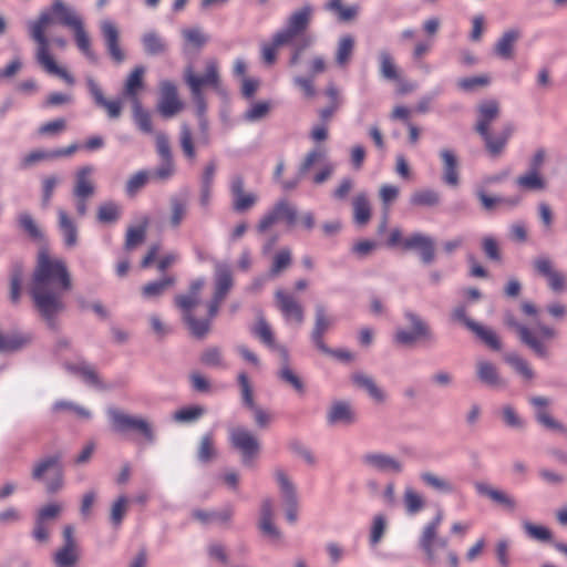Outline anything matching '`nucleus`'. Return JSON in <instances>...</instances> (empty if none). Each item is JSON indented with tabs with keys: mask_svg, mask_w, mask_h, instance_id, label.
<instances>
[{
	"mask_svg": "<svg viewBox=\"0 0 567 567\" xmlns=\"http://www.w3.org/2000/svg\"><path fill=\"white\" fill-rule=\"evenodd\" d=\"M53 24L66 27L73 31L74 41L81 53L91 62L97 58L91 47V39L85 30L84 21L80 13L62 0H54L52 4L43 9L38 19L30 21L29 33L37 43V61L50 74L64 80L69 85L74 84V78L63 68H60L51 53H49L48 30Z\"/></svg>",
	"mask_w": 567,
	"mask_h": 567,
	"instance_id": "obj_1",
	"label": "nucleus"
},
{
	"mask_svg": "<svg viewBox=\"0 0 567 567\" xmlns=\"http://www.w3.org/2000/svg\"><path fill=\"white\" fill-rule=\"evenodd\" d=\"M72 288V278L65 261L42 249L37 257L29 293L34 307L51 328L56 316L65 309L63 296Z\"/></svg>",
	"mask_w": 567,
	"mask_h": 567,
	"instance_id": "obj_2",
	"label": "nucleus"
},
{
	"mask_svg": "<svg viewBox=\"0 0 567 567\" xmlns=\"http://www.w3.org/2000/svg\"><path fill=\"white\" fill-rule=\"evenodd\" d=\"M205 280L197 278L190 282L186 293L175 297V306L182 311L185 324L190 333L199 339L210 331L213 319L217 316L221 303L234 287L230 268L226 264H216L213 296L205 305L206 316L202 317L199 316V309L204 306L202 301Z\"/></svg>",
	"mask_w": 567,
	"mask_h": 567,
	"instance_id": "obj_3",
	"label": "nucleus"
},
{
	"mask_svg": "<svg viewBox=\"0 0 567 567\" xmlns=\"http://www.w3.org/2000/svg\"><path fill=\"white\" fill-rule=\"evenodd\" d=\"M312 11L310 6H303L292 12L286 27L276 32L270 42L262 44L261 58L266 64H274L277 60L278 49L287 44H293L289 64L293 66L299 63L302 51L313 42V38L305 33L311 22Z\"/></svg>",
	"mask_w": 567,
	"mask_h": 567,
	"instance_id": "obj_4",
	"label": "nucleus"
},
{
	"mask_svg": "<svg viewBox=\"0 0 567 567\" xmlns=\"http://www.w3.org/2000/svg\"><path fill=\"white\" fill-rule=\"evenodd\" d=\"M184 80L188 85L192 94V99L196 105V113L199 118H203L207 103L203 94L204 87H212L215 91L220 90L221 80L219 74V63L215 58L205 60V72L204 74L195 73L193 66H188L184 73Z\"/></svg>",
	"mask_w": 567,
	"mask_h": 567,
	"instance_id": "obj_5",
	"label": "nucleus"
},
{
	"mask_svg": "<svg viewBox=\"0 0 567 567\" xmlns=\"http://www.w3.org/2000/svg\"><path fill=\"white\" fill-rule=\"evenodd\" d=\"M477 113L475 131L482 136L487 152L492 156H497L505 148L513 130L508 126L499 135L495 137L491 135L489 125L499 115V104L496 100L482 102L477 107Z\"/></svg>",
	"mask_w": 567,
	"mask_h": 567,
	"instance_id": "obj_6",
	"label": "nucleus"
},
{
	"mask_svg": "<svg viewBox=\"0 0 567 567\" xmlns=\"http://www.w3.org/2000/svg\"><path fill=\"white\" fill-rule=\"evenodd\" d=\"M504 322L508 328L516 330L520 341L528 348H530L535 352V354H537L540 358L547 357V350L545 344L543 343V340L553 339L555 337L556 333L553 328L548 326H539L538 338L534 336L533 332L527 327L519 324L512 313H506Z\"/></svg>",
	"mask_w": 567,
	"mask_h": 567,
	"instance_id": "obj_7",
	"label": "nucleus"
},
{
	"mask_svg": "<svg viewBox=\"0 0 567 567\" xmlns=\"http://www.w3.org/2000/svg\"><path fill=\"white\" fill-rule=\"evenodd\" d=\"M298 219L297 208L287 199L278 200L264 216L259 219L256 229L258 234H266L278 221L282 220L288 227L296 225Z\"/></svg>",
	"mask_w": 567,
	"mask_h": 567,
	"instance_id": "obj_8",
	"label": "nucleus"
},
{
	"mask_svg": "<svg viewBox=\"0 0 567 567\" xmlns=\"http://www.w3.org/2000/svg\"><path fill=\"white\" fill-rule=\"evenodd\" d=\"M109 416L116 432L134 431L140 433L147 442L152 443L154 441V431L145 419L126 414L116 409H110Z\"/></svg>",
	"mask_w": 567,
	"mask_h": 567,
	"instance_id": "obj_9",
	"label": "nucleus"
},
{
	"mask_svg": "<svg viewBox=\"0 0 567 567\" xmlns=\"http://www.w3.org/2000/svg\"><path fill=\"white\" fill-rule=\"evenodd\" d=\"M63 545L54 553L53 563L55 567H76L80 560V547L74 537V528L66 525L63 528Z\"/></svg>",
	"mask_w": 567,
	"mask_h": 567,
	"instance_id": "obj_10",
	"label": "nucleus"
},
{
	"mask_svg": "<svg viewBox=\"0 0 567 567\" xmlns=\"http://www.w3.org/2000/svg\"><path fill=\"white\" fill-rule=\"evenodd\" d=\"M100 30L111 60L116 64L123 63L126 59V54L121 47V34L116 23L105 19L100 22Z\"/></svg>",
	"mask_w": 567,
	"mask_h": 567,
	"instance_id": "obj_11",
	"label": "nucleus"
},
{
	"mask_svg": "<svg viewBox=\"0 0 567 567\" xmlns=\"http://www.w3.org/2000/svg\"><path fill=\"white\" fill-rule=\"evenodd\" d=\"M229 192L231 207L237 213H245L251 209L258 202V195L252 192H245V179L237 174L230 178Z\"/></svg>",
	"mask_w": 567,
	"mask_h": 567,
	"instance_id": "obj_12",
	"label": "nucleus"
},
{
	"mask_svg": "<svg viewBox=\"0 0 567 567\" xmlns=\"http://www.w3.org/2000/svg\"><path fill=\"white\" fill-rule=\"evenodd\" d=\"M155 142L161 165L154 171L152 177L158 181H167L175 174V163L169 140L164 133H158L156 134Z\"/></svg>",
	"mask_w": 567,
	"mask_h": 567,
	"instance_id": "obj_13",
	"label": "nucleus"
},
{
	"mask_svg": "<svg viewBox=\"0 0 567 567\" xmlns=\"http://www.w3.org/2000/svg\"><path fill=\"white\" fill-rule=\"evenodd\" d=\"M229 440L243 456L244 464H249L259 451V442L256 436L244 427H235L230 431Z\"/></svg>",
	"mask_w": 567,
	"mask_h": 567,
	"instance_id": "obj_14",
	"label": "nucleus"
},
{
	"mask_svg": "<svg viewBox=\"0 0 567 567\" xmlns=\"http://www.w3.org/2000/svg\"><path fill=\"white\" fill-rule=\"evenodd\" d=\"M533 265L536 274L546 279L550 290L556 293L564 291L566 287V276L556 268L553 260L548 257H538L534 260Z\"/></svg>",
	"mask_w": 567,
	"mask_h": 567,
	"instance_id": "obj_15",
	"label": "nucleus"
},
{
	"mask_svg": "<svg viewBox=\"0 0 567 567\" xmlns=\"http://www.w3.org/2000/svg\"><path fill=\"white\" fill-rule=\"evenodd\" d=\"M238 384L241 392V398L244 404L254 412L255 422L258 427L265 429L267 427L271 421L272 416L267 411L256 406L254 401V392L248 375L245 372H240L238 374Z\"/></svg>",
	"mask_w": 567,
	"mask_h": 567,
	"instance_id": "obj_16",
	"label": "nucleus"
},
{
	"mask_svg": "<svg viewBox=\"0 0 567 567\" xmlns=\"http://www.w3.org/2000/svg\"><path fill=\"white\" fill-rule=\"evenodd\" d=\"M49 471L53 472V478L47 484L48 492L54 493L62 487L63 475L60 466V456L53 455L38 462L32 471V477L37 481L42 480Z\"/></svg>",
	"mask_w": 567,
	"mask_h": 567,
	"instance_id": "obj_17",
	"label": "nucleus"
},
{
	"mask_svg": "<svg viewBox=\"0 0 567 567\" xmlns=\"http://www.w3.org/2000/svg\"><path fill=\"white\" fill-rule=\"evenodd\" d=\"M276 305L280 310L286 321H293L297 324H302L305 321L303 308L300 302L291 295L281 289L275 293Z\"/></svg>",
	"mask_w": 567,
	"mask_h": 567,
	"instance_id": "obj_18",
	"label": "nucleus"
},
{
	"mask_svg": "<svg viewBox=\"0 0 567 567\" xmlns=\"http://www.w3.org/2000/svg\"><path fill=\"white\" fill-rule=\"evenodd\" d=\"M405 317L410 321L412 330H398L394 337L398 343L411 346L420 339H430L431 332L429 327L416 315L406 312Z\"/></svg>",
	"mask_w": 567,
	"mask_h": 567,
	"instance_id": "obj_19",
	"label": "nucleus"
},
{
	"mask_svg": "<svg viewBox=\"0 0 567 567\" xmlns=\"http://www.w3.org/2000/svg\"><path fill=\"white\" fill-rule=\"evenodd\" d=\"M161 97L158 101V112L164 117H172L177 114L183 105L177 96L176 85L171 81H163L159 85Z\"/></svg>",
	"mask_w": 567,
	"mask_h": 567,
	"instance_id": "obj_20",
	"label": "nucleus"
},
{
	"mask_svg": "<svg viewBox=\"0 0 567 567\" xmlns=\"http://www.w3.org/2000/svg\"><path fill=\"white\" fill-rule=\"evenodd\" d=\"M334 320L326 313L323 306L316 307L315 326L311 331V340L313 344L322 352L330 353L331 349L324 343L323 337L332 327Z\"/></svg>",
	"mask_w": 567,
	"mask_h": 567,
	"instance_id": "obj_21",
	"label": "nucleus"
},
{
	"mask_svg": "<svg viewBox=\"0 0 567 567\" xmlns=\"http://www.w3.org/2000/svg\"><path fill=\"white\" fill-rule=\"evenodd\" d=\"M86 85L94 103L105 110L110 118H118L122 114V99L107 100L105 99L102 89L97 82L92 79H86Z\"/></svg>",
	"mask_w": 567,
	"mask_h": 567,
	"instance_id": "obj_22",
	"label": "nucleus"
},
{
	"mask_svg": "<svg viewBox=\"0 0 567 567\" xmlns=\"http://www.w3.org/2000/svg\"><path fill=\"white\" fill-rule=\"evenodd\" d=\"M442 520L443 514L442 512H439L436 516L424 526L422 535L419 540L420 547L424 551L426 559L430 563L436 560L434 543L436 540L437 530L442 524Z\"/></svg>",
	"mask_w": 567,
	"mask_h": 567,
	"instance_id": "obj_23",
	"label": "nucleus"
},
{
	"mask_svg": "<svg viewBox=\"0 0 567 567\" xmlns=\"http://www.w3.org/2000/svg\"><path fill=\"white\" fill-rule=\"evenodd\" d=\"M275 475L287 504V519L289 523L293 524L297 520V498L295 487L284 471L277 470Z\"/></svg>",
	"mask_w": 567,
	"mask_h": 567,
	"instance_id": "obj_24",
	"label": "nucleus"
},
{
	"mask_svg": "<svg viewBox=\"0 0 567 567\" xmlns=\"http://www.w3.org/2000/svg\"><path fill=\"white\" fill-rule=\"evenodd\" d=\"M144 74L145 68L137 65L132 70L124 82L122 96L128 99L132 104L141 103L138 94L144 87Z\"/></svg>",
	"mask_w": 567,
	"mask_h": 567,
	"instance_id": "obj_25",
	"label": "nucleus"
},
{
	"mask_svg": "<svg viewBox=\"0 0 567 567\" xmlns=\"http://www.w3.org/2000/svg\"><path fill=\"white\" fill-rule=\"evenodd\" d=\"M95 168L92 165L80 167L75 173V182L73 187L74 197H91L95 192L92 179Z\"/></svg>",
	"mask_w": 567,
	"mask_h": 567,
	"instance_id": "obj_26",
	"label": "nucleus"
},
{
	"mask_svg": "<svg viewBox=\"0 0 567 567\" xmlns=\"http://www.w3.org/2000/svg\"><path fill=\"white\" fill-rule=\"evenodd\" d=\"M440 157L443 164V182L452 187H456L460 183L458 175V161L452 150L443 148L440 152Z\"/></svg>",
	"mask_w": 567,
	"mask_h": 567,
	"instance_id": "obj_27",
	"label": "nucleus"
},
{
	"mask_svg": "<svg viewBox=\"0 0 567 567\" xmlns=\"http://www.w3.org/2000/svg\"><path fill=\"white\" fill-rule=\"evenodd\" d=\"M475 488L478 494L487 496L493 502L502 505L509 512H514L516 509V501L508 494L503 491L496 489L484 483H475Z\"/></svg>",
	"mask_w": 567,
	"mask_h": 567,
	"instance_id": "obj_28",
	"label": "nucleus"
},
{
	"mask_svg": "<svg viewBox=\"0 0 567 567\" xmlns=\"http://www.w3.org/2000/svg\"><path fill=\"white\" fill-rule=\"evenodd\" d=\"M58 226L66 247L78 244V228L70 215L62 208L58 209Z\"/></svg>",
	"mask_w": 567,
	"mask_h": 567,
	"instance_id": "obj_29",
	"label": "nucleus"
},
{
	"mask_svg": "<svg viewBox=\"0 0 567 567\" xmlns=\"http://www.w3.org/2000/svg\"><path fill=\"white\" fill-rule=\"evenodd\" d=\"M530 403L537 408L536 411V420L538 423H540L543 426L554 430V431H560L564 432V426L556 421L549 412L545 409L548 404V400L544 396H534L530 399Z\"/></svg>",
	"mask_w": 567,
	"mask_h": 567,
	"instance_id": "obj_30",
	"label": "nucleus"
},
{
	"mask_svg": "<svg viewBox=\"0 0 567 567\" xmlns=\"http://www.w3.org/2000/svg\"><path fill=\"white\" fill-rule=\"evenodd\" d=\"M519 37L520 33L518 30L511 29L505 31L494 47L495 54L504 60L513 59L514 45Z\"/></svg>",
	"mask_w": 567,
	"mask_h": 567,
	"instance_id": "obj_31",
	"label": "nucleus"
},
{
	"mask_svg": "<svg viewBox=\"0 0 567 567\" xmlns=\"http://www.w3.org/2000/svg\"><path fill=\"white\" fill-rule=\"evenodd\" d=\"M517 187L522 190L539 192L547 187V182L543 173L527 171L520 174L515 181Z\"/></svg>",
	"mask_w": 567,
	"mask_h": 567,
	"instance_id": "obj_32",
	"label": "nucleus"
},
{
	"mask_svg": "<svg viewBox=\"0 0 567 567\" xmlns=\"http://www.w3.org/2000/svg\"><path fill=\"white\" fill-rule=\"evenodd\" d=\"M363 461L365 464L382 472L399 473L401 471V464L393 457L385 454H367L363 456Z\"/></svg>",
	"mask_w": 567,
	"mask_h": 567,
	"instance_id": "obj_33",
	"label": "nucleus"
},
{
	"mask_svg": "<svg viewBox=\"0 0 567 567\" xmlns=\"http://www.w3.org/2000/svg\"><path fill=\"white\" fill-rule=\"evenodd\" d=\"M353 220L359 226H364L371 218V205L365 194H358L353 200Z\"/></svg>",
	"mask_w": 567,
	"mask_h": 567,
	"instance_id": "obj_34",
	"label": "nucleus"
},
{
	"mask_svg": "<svg viewBox=\"0 0 567 567\" xmlns=\"http://www.w3.org/2000/svg\"><path fill=\"white\" fill-rule=\"evenodd\" d=\"M171 214L168 224L172 228H178L188 213V202L186 198L172 196L169 199Z\"/></svg>",
	"mask_w": 567,
	"mask_h": 567,
	"instance_id": "obj_35",
	"label": "nucleus"
},
{
	"mask_svg": "<svg viewBox=\"0 0 567 567\" xmlns=\"http://www.w3.org/2000/svg\"><path fill=\"white\" fill-rule=\"evenodd\" d=\"M379 72L388 81H399L400 79V70L394 58L386 50H382L379 53Z\"/></svg>",
	"mask_w": 567,
	"mask_h": 567,
	"instance_id": "obj_36",
	"label": "nucleus"
},
{
	"mask_svg": "<svg viewBox=\"0 0 567 567\" xmlns=\"http://www.w3.org/2000/svg\"><path fill=\"white\" fill-rule=\"evenodd\" d=\"M259 527L261 532L272 539H279L280 533L272 523V502L265 499L261 504V516Z\"/></svg>",
	"mask_w": 567,
	"mask_h": 567,
	"instance_id": "obj_37",
	"label": "nucleus"
},
{
	"mask_svg": "<svg viewBox=\"0 0 567 567\" xmlns=\"http://www.w3.org/2000/svg\"><path fill=\"white\" fill-rule=\"evenodd\" d=\"M353 383L361 389H364L368 394L378 403H382L385 399L383 391L377 385L371 377L362 373H355L352 377Z\"/></svg>",
	"mask_w": 567,
	"mask_h": 567,
	"instance_id": "obj_38",
	"label": "nucleus"
},
{
	"mask_svg": "<svg viewBox=\"0 0 567 567\" xmlns=\"http://www.w3.org/2000/svg\"><path fill=\"white\" fill-rule=\"evenodd\" d=\"M280 352L284 357L285 362L288 361V353L286 349H280ZM278 377L281 381L289 384L291 388H293L295 391L302 394L305 392V384L300 377L296 374L288 363H285L281 369L278 372Z\"/></svg>",
	"mask_w": 567,
	"mask_h": 567,
	"instance_id": "obj_39",
	"label": "nucleus"
},
{
	"mask_svg": "<svg viewBox=\"0 0 567 567\" xmlns=\"http://www.w3.org/2000/svg\"><path fill=\"white\" fill-rule=\"evenodd\" d=\"M328 421L331 424H350L354 421V413L352 412L351 406L348 403L337 402L331 406L328 413Z\"/></svg>",
	"mask_w": 567,
	"mask_h": 567,
	"instance_id": "obj_40",
	"label": "nucleus"
},
{
	"mask_svg": "<svg viewBox=\"0 0 567 567\" xmlns=\"http://www.w3.org/2000/svg\"><path fill=\"white\" fill-rule=\"evenodd\" d=\"M477 375L478 379L489 386H502L504 385L503 380L499 378L495 365L487 361H480L477 363Z\"/></svg>",
	"mask_w": 567,
	"mask_h": 567,
	"instance_id": "obj_41",
	"label": "nucleus"
},
{
	"mask_svg": "<svg viewBox=\"0 0 567 567\" xmlns=\"http://www.w3.org/2000/svg\"><path fill=\"white\" fill-rule=\"evenodd\" d=\"M23 281V266L21 262H16L10 272V300L13 305H18L21 299Z\"/></svg>",
	"mask_w": 567,
	"mask_h": 567,
	"instance_id": "obj_42",
	"label": "nucleus"
},
{
	"mask_svg": "<svg viewBox=\"0 0 567 567\" xmlns=\"http://www.w3.org/2000/svg\"><path fill=\"white\" fill-rule=\"evenodd\" d=\"M251 332L257 337L265 346L270 349H281L276 344L275 336L269 323L262 318H258L255 326L251 328Z\"/></svg>",
	"mask_w": 567,
	"mask_h": 567,
	"instance_id": "obj_43",
	"label": "nucleus"
},
{
	"mask_svg": "<svg viewBox=\"0 0 567 567\" xmlns=\"http://www.w3.org/2000/svg\"><path fill=\"white\" fill-rule=\"evenodd\" d=\"M292 262L291 250L287 247L279 249L272 257V262L269 268V276L277 277L284 270L288 269Z\"/></svg>",
	"mask_w": 567,
	"mask_h": 567,
	"instance_id": "obj_44",
	"label": "nucleus"
},
{
	"mask_svg": "<svg viewBox=\"0 0 567 567\" xmlns=\"http://www.w3.org/2000/svg\"><path fill=\"white\" fill-rule=\"evenodd\" d=\"M30 342V338L20 333L3 334L0 331V352H14Z\"/></svg>",
	"mask_w": 567,
	"mask_h": 567,
	"instance_id": "obj_45",
	"label": "nucleus"
},
{
	"mask_svg": "<svg viewBox=\"0 0 567 567\" xmlns=\"http://www.w3.org/2000/svg\"><path fill=\"white\" fill-rule=\"evenodd\" d=\"M174 277H165L163 279L146 284L142 288L143 297L151 299L162 296L168 288L174 286Z\"/></svg>",
	"mask_w": 567,
	"mask_h": 567,
	"instance_id": "obj_46",
	"label": "nucleus"
},
{
	"mask_svg": "<svg viewBox=\"0 0 567 567\" xmlns=\"http://www.w3.org/2000/svg\"><path fill=\"white\" fill-rule=\"evenodd\" d=\"M354 49V39L352 35H343L340 38L337 52H336V62L343 66L346 65L353 53Z\"/></svg>",
	"mask_w": 567,
	"mask_h": 567,
	"instance_id": "obj_47",
	"label": "nucleus"
},
{
	"mask_svg": "<svg viewBox=\"0 0 567 567\" xmlns=\"http://www.w3.org/2000/svg\"><path fill=\"white\" fill-rule=\"evenodd\" d=\"M68 369L79 374L84 382H86L89 385L95 386V388H102V383L99 379V375L94 368L86 363H80L76 365H69Z\"/></svg>",
	"mask_w": 567,
	"mask_h": 567,
	"instance_id": "obj_48",
	"label": "nucleus"
},
{
	"mask_svg": "<svg viewBox=\"0 0 567 567\" xmlns=\"http://www.w3.org/2000/svg\"><path fill=\"white\" fill-rule=\"evenodd\" d=\"M53 154L52 150L45 151V150H33L25 154L19 163L20 169H28L33 167L34 165L44 162V161H52Z\"/></svg>",
	"mask_w": 567,
	"mask_h": 567,
	"instance_id": "obj_49",
	"label": "nucleus"
},
{
	"mask_svg": "<svg viewBox=\"0 0 567 567\" xmlns=\"http://www.w3.org/2000/svg\"><path fill=\"white\" fill-rule=\"evenodd\" d=\"M142 44L147 54L157 55L164 53L166 44L163 39L156 32H146L142 37Z\"/></svg>",
	"mask_w": 567,
	"mask_h": 567,
	"instance_id": "obj_50",
	"label": "nucleus"
},
{
	"mask_svg": "<svg viewBox=\"0 0 567 567\" xmlns=\"http://www.w3.org/2000/svg\"><path fill=\"white\" fill-rule=\"evenodd\" d=\"M326 10L336 13L340 21L347 22L355 18L358 8L355 6L343 7L342 0H330L324 4Z\"/></svg>",
	"mask_w": 567,
	"mask_h": 567,
	"instance_id": "obj_51",
	"label": "nucleus"
},
{
	"mask_svg": "<svg viewBox=\"0 0 567 567\" xmlns=\"http://www.w3.org/2000/svg\"><path fill=\"white\" fill-rule=\"evenodd\" d=\"M472 332H474L477 338H480L487 347L493 350L501 349V341L497 334L489 328H486L480 323H471Z\"/></svg>",
	"mask_w": 567,
	"mask_h": 567,
	"instance_id": "obj_52",
	"label": "nucleus"
},
{
	"mask_svg": "<svg viewBox=\"0 0 567 567\" xmlns=\"http://www.w3.org/2000/svg\"><path fill=\"white\" fill-rule=\"evenodd\" d=\"M179 144L185 157L193 162L196 158V151L194 146L192 130L186 123L181 126Z\"/></svg>",
	"mask_w": 567,
	"mask_h": 567,
	"instance_id": "obj_53",
	"label": "nucleus"
},
{
	"mask_svg": "<svg viewBox=\"0 0 567 567\" xmlns=\"http://www.w3.org/2000/svg\"><path fill=\"white\" fill-rule=\"evenodd\" d=\"M491 78L488 74L462 78L457 81V86L464 92H473L477 89L488 86Z\"/></svg>",
	"mask_w": 567,
	"mask_h": 567,
	"instance_id": "obj_54",
	"label": "nucleus"
},
{
	"mask_svg": "<svg viewBox=\"0 0 567 567\" xmlns=\"http://www.w3.org/2000/svg\"><path fill=\"white\" fill-rule=\"evenodd\" d=\"M19 227L32 239L42 238V231L34 218L29 213H21L18 216Z\"/></svg>",
	"mask_w": 567,
	"mask_h": 567,
	"instance_id": "obj_55",
	"label": "nucleus"
},
{
	"mask_svg": "<svg viewBox=\"0 0 567 567\" xmlns=\"http://www.w3.org/2000/svg\"><path fill=\"white\" fill-rule=\"evenodd\" d=\"M60 183V178L55 175L45 176L41 181V206L48 208L51 204L54 190Z\"/></svg>",
	"mask_w": 567,
	"mask_h": 567,
	"instance_id": "obj_56",
	"label": "nucleus"
},
{
	"mask_svg": "<svg viewBox=\"0 0 567 567\" xmlns=\"http://www.w3.org/2000/svg\"><path fill=\"white\" fill-rule=\"evenodd\" d=\"M505 361L513 367L523 378L530 380L534 378V371L528 362L516 353H508L505 355Z\"/></svg>",
	"mask_w": 567,
	"mask_h": 567,
	"instance_id": "obj_57",
	"label": "nucleus"
},
{
	"mask_svg": "<svg viewBox=\"0 0 567 567\" xmlns=\"http://www.w3.org/2000/svg\"><path fill=\"white\" fill-rule=\"evenodd\" d=\"M410 200L414 206H435L440 202V196L432 189H422L413 193Z\"/></svg>",
	"mask_w": 567,
	"mask_h": 567,
	"instance_id": "obj_58",
	"label": "nucleus"
},
{
	"mask_svg": "<svg viewBox=\"0 0 567 567\" xmlns=\"http://www.w3.org/2000/svg\"><path fill=\"white\" fill-rule=\"evenodd\" d=\"M523 528L527 536L532 539L538 542H550L551 540V532L542 525H535L530 522H524Z\"/></svg>",
	"mask_w": 567,
	"mask_h": 567,
	"instance_id": "obj_59",
	"label": "nucleus"
},
{
	"mask_svg": "<svg viewBox=\"0 0 567 567\" xmlns=\"http://www.w3.org/2000/svg\"><path fill=\"white\" fill-rule=\"evenodd\" d=\"M128 506V498L125 495H121L113 503L111 508V522L114 526H120L125 517Z\"/></svg>",
	"mask_w": 567,
	"mask_h": 567,
	"instance_id": "obj_60",
	"label": "nucleus"
},
{
	"mask_svg": "<svg viewBox=\"0 0 567 567\" xmlns=\"http://www.w3.org/2000/svg\"><path fill=\"white\" fill-rule=\"evenodd\" d=\"M422 481L430 487L443 492V493H451L453 492L452 484L446 481L445 478H442L433 473H423L421 475Z\"/></svg>",
	"mask_w": 567,
	"mask_h": 567,
	"instance_id": "obj_61",
	"label": "nucleus"
},
{
	"mask_svg": "<svg viewBox=\"0 0 567 567\" xmlns=\"http://www.w3.org/2000/svg\"><path fill=\"white\" fill-rule=\"evenodd\" d=\"M66 130V121L62 117L43 123L38 128V134L41 136L59 135Z\"/></svg>",
	"mask_w": 567,
	"mask_h": 567,
	"instance_id": "obj_62",
	"label": "nucleus"
},
{
	"mask_svg": "<svg viewBox=\"0 0 567 567\" xmlns=\"http://www.w3.org/2000/svg\"><path fill=\"white\" fill-rule=\"evenodd\" d=\"M270 111L269 102H256L245 112L244 118L248 122H257L268 115Z\"/></svg>",
	"mask_w": 567,
	"mask_h": 567,
	"instance_id": "obj_63",
	"label": "nucleus"
},
{
	"mask_svg": "<svg viewBox=\"0 0 567 567\" xmlns=\"http://www.w3.org/2000/svg\"><path fill=\"white\" fill-rule=\"evenodd\" d=\"M151 174L147 171H138L133 174L126 182V193L128 195H135L141 188H143Z\"/></svg>",
	"mask_w": 567,
	"mask_h": 567,
	"instance_id": "obj_64",
	"label": "nucleus"
}]
</instances>
